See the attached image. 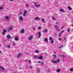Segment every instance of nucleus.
Masks as SVG:
<instances>
[{"mask_svg":"<svg viewBox=\"0 0 73 73\" xmlns=\"http://www.w3.org/2000/svg\"><path fill=\"white\" fill-rule=\"evenodd\" d=\"M51 62L52 63H53V64H57L58 63V62H60V59H58L57 60H52L51 61Z\"/></svg>","mask_w":73,"mask_h":73,"instance_id":"obj_1","label":"nucleus"},{"mask_svg":"<svg viewBox=\"0 0 73 73\" xmlns=\"http://www.w3.org/2000/svg\"><path fill=\"white\" fill-rule=\"evenodd\" d=\"M34 5L36 6V7H37V8H38V7H40V5H37V3L36 2H34Z\"/></svg>","mask_w":73,"mask_h":73,"instance_id":"obj_2","label":"nucleus"},{"mask_svg":"<svg viewBox=\"0 0 73 73\" xmlns=\"http://www.w3.org/2000/svg\"><path fill=\"white\" fill-rule=\"evenodd\" d=\"M23 55V54L21 53H19L18 55V56H17V57L16 58H19V57H20V56H21V55Z\"/></svg>","mask_w":73,"mask_h":73,"instance_id":"obj_3","label":"nucleus"},{"mask_svg":"<svg viewBox=\"0 0 73 73\" xmlns=\"http://www.w3.org/2000/svg\"><path fill=\"white\" fill-rule=\"evenodd\" d=\"M12 29H13V27H10L7 29V30L9 31H11V30H12Z\"/></svg>","mask_w":73,"mask_h":73,"instance_id":"obj_4","label":"nucleus"},{"mask_svg":"<svg viewBox=\"0 0 73 73\" xmlns=\"http://www.w3.org/2000/svg\"><path fill=\"white\" fill-rule=\"evenodd\" d=\"M27 11H26V10H25V12H24V13H23V16L25 17L26 16V15H27Z\"/></svg>","mask_w":73,"mask_h":73,"instance_id":"obj_5","label":"nucleus"},{"mask_svg":"<svg viewBox=\"0 0 73 73\" xmlns=\"http://www.w3.org/2000/svg\"><path fill=\"white\" fill-rule=\"evenodd\" d=\"M21 21H23V17L22 16H20L19 17Z\"/></svg>","mask_w":73,"mask_h":73,"instance_id":"obj_6","label":"nucleus"},{"mask_svg":"<svg viewBox=\"0 0 73 73\" xmlns=\"http://www.w3.org/2000/svg\"><path fill=\"white\" fill-rule=\"evenodd\" d=\"M38 33L39 35L38 38H40L41 36V32H38Z\"/></svg>","mask_w":73,"mask_h":73,"instance_id":"obj_7","label":"nucleus"},{"mask_svg":"<svg viewBox=\"0 0 73 73\" xmlns=\"http://www.w3.org/2000/svg\"><path fill=\"white\" fill-rule=\"evenodd\" d=\"M39 20H40V18L38 17H35V20H36V21Z\"/></svg>","mask_w":73,"mask_h":73,"instance_id":"obj_8","label":"nucleus"},{"mask_svg":"<svg viewBox=\"0 0 73 73\" xmlns=\"http://www.w3.org/2000/svg\"><path fill=\"white\" fill-rule=\"evenodd\" d=\"M33 38V36H30V38H29V40H32Z\"/></svg>","mask_w":73,"mask_h":73,"instance_id":"obj_9","label":"nucleus"},{"mask_svg":"<svg viewBox=\"0 0 73 73\" xmlns=\"http://www.w3.org/2000/svg\"><path fill=\"white\" fill-rule=\"evenodd\" d=\"M0 68H1L2 70H3V72H4V71L5 70V69H4V68L3 67H1V66H0Z\"/></svg>","mask_w":73,"mask_h":73,"instance_id":"obj_10","label":"nucleus"},{"mask_svg":"<svg viewBox=\"0 0 73 73\" xmlns=\"http://www.w3.org/2000/svg\"><path fill=\"white\" fill-rule=\"evenodd\" d=\"M43 58V57L42 56H40L39 57H38V59H42Z\"/></svg>","mask_w":73,"mask_h":73,"instance_id":"obj_11","label":"nucleus"},{"mask_svg":"<svg viewBox=\"0 0 73 73\" xmlns=\"http://www.w3.org/2000/svg\"><path fill=\"white\" fill-rule=\"evenodd\" d=\"M24 31H25L24 29H22V31H20V32L21 33H24Z\"/></svg>","mask_w":73,"mask_h":73,"instance_id":"obj_12","label":"nucleus"},{"mask_svg":"<svg viewBox=\"0 0 73 73\" xmlns=\"http://www.w3.org/2000/svg\"><path fill=\"white\" fill-rule=\"evenodd\" d=\"M68 9H69L70 11H71L72 9V8H70V6H68Z\"/></svg>","mask_w":73,"mask_h":73,"instance_id":"obj_13","label":"nucleus"},{"mask_svg":"<svg viewBox=\"0 0 73 73\" xmlns=\"http://www.w3.org/2000/svg\"><path fill=\"white\" fill-rule=\"evenodd\" d=\"M40 68H38L37 69V71L36 72V73H38V72H40Z\"/></svg>","mask_w":73,"mask_h":73,"instance_id":"obj_14","label":"nucleus"},{"mask_svg":"<svg viewBox=\"0 0 73 73\" xmlns=\"http://www.w3.org/2000/svg\"><path fill=\"white\" fill-rule=\"evenodd\" d=\"M44 41H45L46 42H47L48 41V38H44Z\"/></svg>","mask_w":73,"mask_h":73,"instance_id":"obj_15","label":"nucleus"},{"mask_svg":"<svg viewBox=\"0 0 73 73\" xmlns=\"http://www.w3.org/2000/svg\"><path fill=\"white\" fill-rule=\"evenodd\" d=\"M60 11L61 12H63L64 11V10L62 9H60Z\"/></svg>","mask_w":73,"mask_h":73,"instance_id":"obj_16","label":"nucleus"},{"mask_svg":"<svg viewBox=\"0 0 73 73\" xmlns=\"http://www.w3.org/2000/svg\"><path fill=\"white\" fill-rule=\"evenodd\" d=\"M11 36H10L9 35H7V38H11Z\"/></svg>","mask_w":73,"mask_h":73,"instance_id":"obj_17","label":"nucleus"},{"mask_svg":"<svg viewBox=\"0 0 73 73\" xmlns=\"http://www.w3.org/2000/svg\"><path fill=\"white\" fill-rule=\"evenodd\" d=\"M70 71V72H73V68H70L69 69Z\"/></svg>","mask_w":73,"mask_h":73,"instance_id":"obj_18","label":"nucleus"},{"mask_svg":"<svg viewBox=\"0 0 73 73\" xmlns=\"http://www.w3.org/2000/svg\"><path fill=\"white\" fill-rule=\"evenodd\" d=\"M5 18L6 19H7V20H9V17L7 16H6L5 17Z\"/></svg>","mask_w":73,"mask_h":73,"instance_id":"obj_19","label":"nucleus"},{"mask_svg":"<svg viewBox=\"0 0 73 73\" xmlns=\"http://www.w3.org/2000/svg\"><path fill=\"white\" fill-rule=\"evenodd\" d=\"M47 31H48V29H46L44 31V32L45 33L46 32H47Z\"/></svg>","mask_w":73,"mask_h":73,"instance_id":"obj_20","label":"nucleus"},{"mask_svg":"<svg viewBox=\"0 0 73 73\" xmlns=\"http://www.w3.org/2000/svg\"><path fill=\"white\" fill-rule=\"evenodd\" d=\"M57 72H60V69H58L57 70Z\"/></svg>","mask_w":73,"mask_h":73,"instance_id":"obj_21","label":"nucleus"},{"mask_svg":"<svg viewBox=\"0 0 73 73\" xmlns=\"http://www.w3.org/2000/svg\"><path fill=\"white\" fill-rule=\"evenodd\" d=\"M52 20H56V19H55V18L54 17H52Z\"/></svg>","mask_w":73,"mask_h":73,"instance_id":"obj_22","label":"nucleus"},{"mask_svg":"<svg viewBox=\"0 0 73 73\" xmlns=\"http://www.w3.org/2000/svg\"><path fill=\"white\" fill-rule=\"evenodd\" d=\"M55 28H56V29H58V26H57V25H55Z\"/></svg>","mask_w":73,"mask_h":73,"instance_id":"obj_23","label":"nucleus"},{"mask_svg":"<svg viewBox=\"0 0 73 73\" xmlns=\"http://www.w3.org/2000/svg\"><path fill=\"white\" fill-rule=\"evenodd\" d=\"M15 40H19V38L17 37H16L15 38Z\"/></svg>","mask_w":73,"mask_h":73,"instance_id":"obj_24","label":"nucleus"},{"mask_svg":"<svg viewBox=\"0 0 73 73\" xmlns=\"http://www.w3.org/2000/svg\"><path fill=\"white\" fill-rule=\"evenodd\" d=\"M34 57L35 58H38V56H34Z\"/></svg>","mask_w":73,"mask_h":73,"instance_id":"obj_25","label":"nucleus"},{"mask_svg":"<svg viewBox=\"0 0 73 73\" xmlns=\"http://www.w3.org/2000/svg\"><path fill=\"white\" fill-rule=\"evenodd\" d=\"M4 9V7H1L0 6V10H1V9Z\"/></svg>","mask_w":73,"mask_h":73,"instance_id":"obj_26","label":"nucleus"},{"mask_svg":"<svg viewBox=\"0 0 73 73\" xmlns=\"http://www.w3.org/2000/svg\"><path fill=\"white\" fill-rule=\"evenodd\" d=\"M6 32V30H4V32H3V35H4L5 34V33Z\"/></svg>","mask_w":73,"mask_h":73,"instance_id":"obj_27","label":"nucleus"},{"mask_svg":"<svg viewBox=\"0 0 73 73\" xmlns=\"http://www.w3.org/2000/svg\"><path fill=\"white\" fill-rule=\"evenodd\" d=\"M60 56L62 57H63V58L65 57V55H61Z\"/></svg>","mask_w":73,"mask_h":73,"instance_id":"obj_28","label":"nucleus"},{"mask_svg":"<svg viewBox=\"0 0 73 73\" xmlns=\"http://www.w3.org/2000/svg\"><path fill=\"white\" fill-rule=\"evenodd\" d=\"M26 7H29V5L28 4H26Z\"/></svg>","mask_w":73,"mask_h":73,"instance_id":"obj_29","label":"nucleus"},{"mask_svg":"<svg viewBox=\"0 0 73 73\" xmlns=\"http://www.w3.org/2000/svg\"><path fill=\"white\" fill-rule=\"evenodd\" d=\"M53 39H52V37H50L49 38V40H52Z\"/></svg>","mask_w":73,"mask_h":73,"instance_id":"obj_30","label":"nucleus"},{"mask_svg":"<svg viewBox=\"0 0 73 73\" xmlns=\"http://www.w3.org/2000/svg\"><path fill=\"white\" fill-rule=\"evenodd\" d=\"M42 22H43V23H44L45 22V20H44V19H42Z\"/></svg>","mask_w":73,"mask_h":73,"instance_id":"obj_31","label":"nucleus"},{"mask_svg":"<svg viewBox=\"0 0 73 73\" xmlns=\"http://www.w3.org/2000/svg\"><path fill=\"white\" fill-rule=\"evenodd\" d=\"M35 52L36 53H38V52H39V51H38V50H35Z\"/></svg>","mask_w":73,"mask_h":73,"instance_id":"obj_32","label":"nucleus"},{"mask_svg":"<svg viewBox=\"0 0 73 73\" xmlns=\"http://www.w3.org/2000/svg\"><path fill=\"white\" fill-rule=\"evenodd\" d=\"M7 48H10L11 47V46L10 45H8L7 46Z\"/></svg>","mask_w":73,"mask_h":73,"instance_id":"obj_33","label":"nucleus"},{"mask_svg":"<svg viewBox=\"0 0 73 73\" xmlns=\"http://www.w3.org/2000/svg\"><path fill=\"white\" fill-rule=\"evenodd\" d=\"M62 40V39L61 38H60L58 39V40H59V41H61Z\"/></svg>","mask_w":73,"mask_h":73,"instance_id":"obj_34","label":"nucleus"},{"mask_svg":"<svg viewBox=\"0 0 73 73\" xmlns=\"http://www.w3.org/2000/svg\"><path fill=\"white\" fill-rule=\"evenodd\" d=\"M64 31H65L64 30H63L61 32V33H63V32H64Z\"/></svg>","mask_w":73,"mask_h":73,"instance_id":"obj_35","label":"nucleus"},{"mask_svg":"<svg viewBox=\"0 0 73 73\" xmlns=\"http://www.w3.org/2000/svg\"><path fill=\"white\" fill-rule=\"evenodd\" d=\"M53 56H54V58H56V55H53Z\"/></svg>","mask_w":73,"mask_h":73,"instance_id":"obj_36","label":"nucleus"},{"mask_svg":"<svg viewBox=\"0 0 73 73\" xmlns=\"http://www.w3.org/2000/svg\"><path fill=\"white\" fill-rule=\"evenodd\" d=\"M41 64L42 65H43L44 64V62H41Z\"/></svg>","mask_w":73,"mask_h":73,"instance_id":"obj_37","label":"nucleus"},{"mask_svg":"<svg viewBox=\"0 0 73 73\" xmlns=\"http://www.w3.org/2000/svg\"><path fill=\"white\" fill-rule=\"evenodd\" d=\"M41 29V28L40 27H38V29Z\"/></svg>","mask_w":73,"mask_h":73,"instance_id":"obj_38","label":"nucleus"},{"mask_svg":"<svg viewBox=\"0 0 73 73\" xmlns=\"http://www.w3.org/2000/svg\"><path fill=\"white\" fill-rule=\"evenodd\" d=\"M56 30H57V31H60V29H56Z\"/></svg>","mask_w":73,"mask_h":73,"instance_id":"obj_39","label":"nucleus"},{"mask_svg":"<svg viewBox=\"0 0 73 73\" xmlns=\"http://www.w3.org/2000/svg\"><path fill=\"white\" fill-rule=\"evenodd\" d=\"M1 53H2V51H1L0 50V55H1Z\"/></svg>","mask_w":73,"mask_h":73,"instance_id":"obj_40","label":"nucleus"},{"mask_svg":"<svg viewBox=\"0 0 73 73\" xmlns=\"http://www.w3.org/2000/svg\"><path fill=\"white\" fill-rule=\"evenodd\" d=\"M19 15H23V13H20L19 14Z\"/></svg>","mask_w":73,"mask_h":73,"instance_id":"obj_41","label":"nucleus"},{"mask_svg":"<svg viewBox=\"0 0 73 73\" xmlns=\"http://www.w3.org/2000/svg\"><path fill=\"white\" fill-rule=\"evenodd\" d=\"M69 31H70V29H68V32H69Z\"/></svg>","mask_w":73,"mask_h":73,"instance_id":"obj_42","label":"nucleus"},{"mask_svg":"<svg viewBox=\"0 0 73 73\" xmlns=\"http://www.w3.org/2000/svg\"><path fill=\"white\" fill-rule=\"evenodd\" d=\"M61 35V33H60L59 34V37H60V36Z\"/></svg>","mask_w":73,"mask_h":73,"instance_id":"obj_43","label":"nucleus"},{"mask_svg":"<svg viewBox=\"0 0 73 73\" xmlns=\"http://www.w3.org/2000/svg\"><path fill=\"white\" fill-rule=\"evenodd\" d=\"M29 63H31V61L30 60H29Z\"/></svg>","mask_w":73,"mask_h":73,"instance_id":"obj_44","label":"nucleus"},{"mask_svg":"<svg viewBox=\"0 0 73 73\" xmlns=\"http://www.w3.org/2000/svg\"><path fill=\"white\" fill-rule=\"evenodd\" d=\"M56 24H57L58 25L59 24V23H58V22H57L56 23Z\"/></svg>","mask_w":73,"mask_h":73,"instance_id":"obj_45","label":"nucleus"},{"mask_svg":"<svg viewBox=\"0 0 73 73\" xmlns=\"http://www.w3.org/2000/svg\"><path fill=\"white\" fill-rule=\"evenodd\" d=\"M64 26H63L62 27V28H61V29H62V28H64Z\"/></svg>","mask_w":73,"mask_h":73,"instance_id":"obj_46","label":"nucleus"},{"mask_svg":"<svg viewBox=\"0 0 73 73\" xmlns=\"http://www.w3.org/2000/svg\"><path fill=\"white\" fill-rule=\"evenodd\" d=\"M53 42H54L53 41V40H52V41H51V43H53Z\"/></svg>","mask_w":73,"mask_h":73,"instance_id":"obj_47","label":"nucleus"},{"mask_svg":"<svg viewBox=\"0 0 73 73\" xmlns=\"http://www.w3.org/2000/svg\"><path fill=\"white\" fill-rule=\"evenodd\" d=\"M13 45H15V43H13Z\"/></svg>","mask_w":73,"mask_h":73,"instance_id":"obj_48","label":"nucleus"},{"mask_svg":"<svg viewBox=\"0 0 73 73\" xmlns=\"http://www.w3.org/2000/svg\"><path fill=\"white\" fill-rule=\"evenodd\" d=\"M30 69H32V67L31 66H30Z\"/></svg>","mask_w":73,"mask_h":73,"instance_id":"obj_49","label":"nucleus"},{"mask_svg":"<svg viewBox=\"0 0 73 73\" xmlns=\"http://www.w3.org/2000/svg\"><path fill=\"white\" fill-rule=\"evenodd\" d=\"M65 38H66L65 37L64 38V40H65Z\"/></svg>","mask_w":73,"mask_h":73,"instance_id":"obj_50","label":"nucleus"},{"mask_svg":"<svg viewBox=\"0 0 73 73\" xmlns=\"http://www.w3.org/2000/svg\"><path fill=\"white\" fill-rule=\"evenodd\" d=\"M38 63H40V62H40V61H38Z\"/></svg>","mask_w":73,"mask_h":73,"instance_id":"obj_51","label":"nucleus"},{"mask_svg":"<svg viewBox=\"0 0 73 73\" xmlns=\"http://www.w3.org/2000/svg\"><path fill=\"white\" fill-rule=\"evenodd\" d=\"M54 54H56V52H54Z\"/></svg>","mask_w":73,"mask_h":73,"instance_id":"obj_52","label":"nucleus"},{"mask_svg":"<svg viewBox=\"0 0 73 73\" xmlns=\"http://www.w3.org/2000/svg\"><path fill=\"white\" fill-rule=\"evenodd\" d=\"M26 54H28V53H27V52H26Z\"/></svg>","mask_w":73,"mask_h":73,"instance_id":"obj_53","label":"nucleus"},{"mask_svg":"<svg viewBox=\"0 0 73 73\" xmlns=\"http://www.w3.org/2000/svg\"><path fill=\"white\" fill-rule=\"evenodd\" d=\"M63 46V45H62V46H61V47H62Z\"/></svg>","mask_w":73,"mask_h":73,"instance_id":"obj_54","label":"nucleus"},{"mask_svg":"<svg viewBox=\"0 0 73 73\" xmlns=\"http://www.w3.org/2000/svg\"><path fill=\"white\" fill-rule=\"evenodd\" d=\"M10 1H13V0H10Z\"/></svg>","mask_w":73,"mask_h":73,"instance_id":"obj_55","label":"nucleus"},{"mask_svg":"<svg viewBox=\"0 0 73 73\" xmlns=\"http://www.w3.org/2000/svg\"><path fill=\"white\" fill-rule=\"evenodd\" d=\"M64 36H66V35H64Z\"/></svg>","mask_w":73,"mask_h":73,"instance_id":"obj_56","label":"nucleus"},{"mask_svg":"<svg viewBox=\"0 0 73 73\" xmlns=\"http://www.w3.org/2000/svg\"><path fill=\"white\" fill-rule=\"evenodd\" d=\"M59 49H60V48H61V47H59Z\"/></svg>","mask_w":73,"mask_h":73,"instance_id":"obj_57","label":"nucleus"},{"mask_svg":"<svg viewBox=\"0 0 73 73\" xmlns=\"http://www.w3.org/2000/svg\"><path fill=\"white\" fill-rule=\"evenodd\" d=\"M72 27H73V25H72Z\"/></svg>","mask_w":73,"mask_h":73,"instance_id":"obj_58","label":"nucleus"},{"mask_svg":"<svg viewBox=\"0 0 73 73\" xmlns=\"http://www.w3.org/2000/svg\"><path fill=\"white\" fill-rule=\"evenodd\" d=\"M21 69V68H19V69Z\"/></svg>","mask_w":73,"mask_h":73,"instance_id":"obj_59","label":"nucleus"},{"mask_svg":"<svg viewBox=\"0 0 73 73\" xmlns=\"http://www.w3.org/2000/svg\"><path fill=\"white\" fill-rule=\"evenodd\" d=\"M50 25H51V23H50Z\"/></svg>","mask_w":73,"mask_h":73,"instance_id":"obj_60","label":"nucleus"},{"mask_svg":"<svg viewBox=\"0 0 73 73\" xmlns=\"http://www.w3.org/2000/svg\"><path fill=\"white\" fill-rule=\"evenodd\" d=\"M0 46H1V45H0Z\"/></svg>","mask_w":73,"mask_h":73,"instance_id":"obj_61","label":"nucleus"},{"mask_svg":"<svg viewBox=\"0 0 73 73\" xmlns=\"http://www.w3.org/2000/svg\"><path fill=\"white\" fill-rule=\"evenodd\" d=\"M33 28H35V27H33Z\"/></svg>","mask_w":73,"mask_h":73,"instance_id":"obj_62","label":"nucleus"}]
</instances>
